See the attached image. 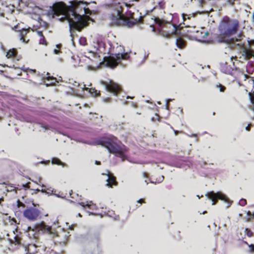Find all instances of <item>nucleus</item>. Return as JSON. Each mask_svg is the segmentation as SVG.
<instances>
[{
  "label": "nucleus",
  "mask_w": 254,
  "mask_h": 254,
  "mask_svg": "<svg viewBox=\"0 0 254 254\" xmlns=\"http://www.w3.org/2000/svg\"><path fill=\"white\" fill-rule=\"evenodd\" d=\"M54 15H62L63 16L59 20L63 21L66 20L68 21L69 30L75 29L80 31L83 27L87 24V16L80 15L76 13L72 7H68L63 2L56 3L52 10Z\"/></svg>",
  "instance_id": "f257e3e1"
},
{
  "label": "nucleus",
  "mask_w": 254,
  "mask_h": 254,
  "mask_svg": "<svg viewBox=\"0 0 254 254\" xmlns=\"http://www.w3.org/2000/svg\"><path fill=\"white\" fill-rule=\"evenodd\" d=\"M110 45V51L111 55L108 57L104 58V64L106 66L114 68L122 61L129 58V54L125 52L123 46L118 45L117 43Z\"/></svg>",
  "instance_id": "f03ea898"
},
{
  "label": "nucleus",
  "mask_w": 254,
  "mask_h": 254,
  "mask_svg": "<svg viewBox=\"0 0 254 254\" xmlns=\"http://www.w3.org/2000/svg\"><path fill=\"white\" fill-rule=\"evenodd\" d=\"M105 43L102 39H98L93 42L92 49H87L84 52L85 57L92 62V69L98 68L102 64L99 53L97 51L102 52L105 49Z\"/></svg>",
  "instance_id": "7ed1b4c3"
},
{
  "label": "nucleus",
  "mask_w": 254,
  "mask_h": 254,
  "mask_svg": "<svg viewBox=\"0 0 254 254\" xmlns=\"http://www.w3.org/2000/svg\"><path fill=\"white\" fill-rule=\"evenodd\" d=\"M99 144L106 148L110 153L120 157L122 160H124L127 157L126 147L121 144H119V141L115 137L102 141L99 143Z\"/></svg>",
  "instance_id": "20e7f679"
},
{
  "label": "nucleus",
  "mask_w": 254,
  "mask_h": 254,
  "mask_svg": "<svg viewBox=\"0 0 254 254\" xmlns=\"http://www.w3.org/2000/svg\"><path fill=\"white\" fill-rule=\"evenodd\" d=\"M238 27V21H232L227 18L221 22L218 29L220 35L225 38L234 34L237 32Z\"/></svg>",
  "instance_id": "39448f33"
},
{
  "label": "nucleus",
  "mask_w": 254,
  "mask_h": 254,
  "mask_svg": "<svg viewBox=\"0 0 254 254\" xmlns=\"http://www.w3.org/2000/svg\"><path fill=\"white\" fill-rule=\"evenodd\" d=\"M141 18V17H140L139 19H137L132 17L128 18L127 17L124 16L119 10L117 12V16H114L113 15L111 16V20H112L113 24L116 25L123 24L128 27H130L136 24L139 22Z\"/></svg>",
  "instance_id": "423d86ee"
},
{
  "label": "nucleus",
  "mask_w": 254,
  "mask_h": 254,
  "mask_svg": "<svg viewBox=\"0 0 254 254\" xmlns=\"http://www.w3.org/2000/svg\"><path fill=\"white\" fill-rule=\"evenodd\" d=\"M40 231L49 234H52L51 227L46 225L43 222L38 223L33 227L29 226L27 228L28 236L30 238H37Z\"/></svg>",
  "instance_id": "0eeeda50"
},
{
  "label": "nucleus",
  "mask_w": 254,
  "mask_h": 254,
  "mask_svg": "<svg viewBox=\"0 0 254 254\" xmlns=\"http://www.w3.org/2000/svg\"><path fill=\"white\" fill-rule=\"evenodd\" d=\"M205 196L209 199H211L212 201V205H215L216 204V200L218 199L223 200L225 202H228L229 205L231 204L228 198L222 193L218 192L216 193L213 191L208 192L206 193Z\"/></svg>",
  "instance_id": "6e6552de"
},
{
  "label": "nucleus",
  "mask_w": 254,
  "mask_h": 254,
  "mask_svg": "<svg viewBox=\"0 0 254 254\" xmlns=\"http://www.w3.org/2000/svg\"><path fill=\"white\" fill-rule=\"evenodd\" d=\"M101 83L105 86L106 91L113 93L115 95H117V93L121 90L120 86L112 80H110L109 82L102 81Z\"/></svg>",
  "instance_id": "1a4fd4ad"
},
{
  "label": "nucleus",
  "mask_w": 254,
  "mask_h": 254,
  "mask_svg": "<svg viewBox=\"0 0 254 254\" xmlns=\"http://www.w3.org/2000/svg\"><path fill=\"white\" fill-rule=\"evenodd\" d=\"M40 215V211L34 207H30L23 212L24 216L31 221L36 220Z\"/></svg>",
  "instance_id": "9d476101"
},
{
  "label": "nucleus",
  "mask_w": 254,
  "mask_h": 254,
  "mask_svg": "<svg viewBox=\"0 0 254 254\" xmlns=\"http://www.w3.org/2000/svg\"><path fill=\"white\" fill-rule=\"evenodd\" d=\"M191 32V36L198 41L206 42L205 38L209 35L208 31H204V28H201L200 30H193Z\"/></svg>",
  "instance_id": "9b49d317"
},
{
  "label": "nucleus",
  "mask_w": 254,
  "mask_h": 254,
  "mask_svg": "<svg viewBox=\"0 0 254 254\" xmlns=\"http://www.w3.org/2000/svg\"><path fill=\"white\" fill-rule=\"evenodd\" d=\"M102 175H105L107 176L106 180L107 183L106 186L108 187H112L113 185H116L117 182L115 180V177H114L108 171H107V173H103Z\"/></svg>",
  "instance_id": "f8f14e48"
},
{
  "label": "nucleus",
  "mask_w": 254,
  "mask_h": 254,
  "mask_svg": "<svg viewBox=\"0 0 254 254\" xmlns=\"http://www.w3.org/2000/svg\"><path fill=\"white\" fill-rule=\"evenodd\" d=\"M242 37V35L240 33L238 35V38H232L231 39H223V40H219V41L220 42H225L229 44H232L234 46L235 45H239V43H237V42H238L241 39Z\"/></svg>",
  "instance_id": "ddd939ff"
},
{
  "label": "nucleus",
  "mask_w": 254,
  "mask_h": 254,
  "mask_svg": "<svg viewBox=\"0 0 254 254\" xmlns=\"http://www.w3.org/2000/svg\"><path fill=\"white\" fill-rule=\"evenodd\" d=\"M29 32V29H22L19 31V36H20V40L22 41V42L24 43H27L25 39L24 38V36L27 34Z\"/></svg>",
  "instance_id": "4468645a"
},
{
  "label": "nucleus",
  "mask_w": 254,
  "mask_h": 254,
  "mask_svg": "<svg viewBox=\"0 0 254 254\" xmlns=\"http://www.w3.org/2000/svg\"><path fill=\"white\" fill-rule=\"evenodd\" d=\"M171 27H172V31H171V33H169V32H167L166 33H161V35L164 37V38H168L170 37V36L171 35V34H176V32H177V26L175 25H173L171 26Z\"/></svg>",
  "instance_id": "2eb2a0df"
},
{
  "label": "nucleus",
  "mask_w": 254,
  "mask_h": 254,
  "mask_svg": "<svg viewBox=\"0 0 254 254\" xmlns=\"http://www.w3.org/2000/svg\"><path fill=\"white\" fill-rule=\"evenodd\" d=\"M36 249V246L35 244H29L27 248H26V251H27L30 254L37 252Z\"/></svg>",
  "instance_id": "dca6fc26"
},
{
  "label": "nucleus",
  "mask_w": 254,
  "mask_h": 254,
  "mask_svg": "<svg viewBox=\"0 0 254 254\" xmlns=\"http://www.w3.org/2000/svg\"><path fill=\"white\" fill-rule=\"evenodd\" d=\"M244 53L246 58L250 59L254 56V52L250 49L246 48L244 50Z\"/></svg>",
  "instance_id": "f3484780"
},
{
  "label": "nucleus",
  "mask_w": 254,
  "mask_h": 254,
  "mask_svg": "<svg viewBox=\"0 0 254 254\" xmlns=\"http://www.w3.org/2000/svg\"><path fill=\"white\" fill-rule=\"evenodd\" d=\"M16 55V51L15 49H12L11 50H9L7 53L6 55V57L7 58H12L14 57V56Z\"/></svg>",
  "instance_id": "a211bd4d"
},
{
  "label": "nucleus",
  "mask_w": 254,
  "mask_h": 254,
  "mask_svg": "<svg viewBox=\"0 0 254 254\" xmlns=\"http://www.w3.org/2000/svg\"><path fill=\"white\" fill-rule=\"evenodd\" d=\"M83 90H85L86 91H88L91 93H94V96H97L99 95V92L96 90L95 89H89L88 88L85 87V85L82 88Z\"/></svg>",
  "instance_id": "6ab92c4d"
},
{
  "label": "nucleus",
  "mask_w": 254,
  "mask_h": 254,
  "mask_svg": "<svg viewBox=\"0 0 254 254\" xmlns=\"http://www.w3.org/2000/svg\"><path fill=\"white\" fill-rule=\"evenodd\" d=\"M37 35L40 37L39 40L40 43L43 45L46 44V41L45 40V38L43 35L42 32L41 31H38L37 32Z\"/></svg>",
  "instance_id": "aec40b11"
},
{
  "label": "nucleus",
  "mask_w": 254,
  "mask_h": 254,
  "mask_svg": "<svg viewBox=\"0 0 254 254\" xmlns=\"http://www.w3.org/2000/svg\"><path fill=\"white\" fill-rule=\"evenodd\" d=\"M176 43L179 48H183L185 46V42L181 38L177 39Z\"/></svg>",
  "instance_id": "412c9836"
},
{
  "label": "nucleus",
  "mask_w": 254,
  "mask_h": 254,
  "mask_svg": "<svg viewBox=\"0 0 254 254\" xmlns=\"http://www.w3.org/2000/svg\"><path fill=\"white\" fill-rule=\"evenodd\" d=\"M52 163L53 164H57L58 165H62L63 167L64 166V164L60 160L57 158H54L52 160Z\"/></svg>",
  "instance_id": "4be33fe9"
},
{
  "label": "nucleus",
  "mask_w": 254,
  "mask_h": 254,
  "mask_svg": "<svg viewBox=\"0 0 254 254\" xmlns=\"http://www.w3.org/2000/svg\"><path fill=\"white\" fill-rule=\"evenodd\" d=\"M78 204L81 205L84 209H85L86 206H87L88 208H90V206L93 204L92 201L86 202V204H84V202H79Z\"/></svg>",
  "instance_id": "5701e85b"
},
{
  "label": "nucleus",
  "mask_w": 254,
  "mask_h": 254,
  "mask_svg": "<svg viewBox=\"0 0 254 254\" xmlns=\"http://www.w3.org/2000/svg\"><path fill=\"white\" fill-rule=\"evenodd\" d=\"M249 97L251 101V105L249 106L250 108L254 111V98L253 97V96L251 93H249Z\"/></svg>",
  "instance_id": "b1692460"
},
{
  "label": "nucleus",
  "mask_w": 254,
  "mask_h": 254,
  "mask_svg": "<svg viewBox=\"0 0 254 254\" xmlns=\"http://www.w3.org/2000/svg\"><path fill=\"white\" fill-rule=\"evenodd\" d=\"M46 75H47V77H44V78H46L48 80H49L50 79H51V80L54 81V82H52L51 83V84H55V82H57L56 78L53 77V76H49V73L48 72L47 73Z\"/></svg>",
  "instance_id": "393cba45"
},
{
  "label": "nucleus",
  "mask_w": 254,
  "mask_h": 254,
  "mask_svg": "<svg viewBox=\"0 0 254 254\" xmlns=\"http://www.w3.org/2000/svg\"><path fill=\"white\" fill-rule=\"evenodd\" d=\"M155 22L156 24H158L159 25H161L162 24H164V23H166L164 20H161V19H160L158 18H156L155 19Z\"/></svg>",
  "instance_id": "a878e982"
},
{
  "label": "nucleus",
  "mask_w": 254,
  "mask_h": 254,
  "mask_svg": "<svg viewBox=\"0 0 254 254\" xmlns=\"http://www.w3.org/2000/svg\"><path fill=\"white\" fill-rule=\"evenodd\" d=\"M60 46H61L60 45H59V44L58 45H56V47L57 49H55L53 50V52H54V54L58 55V54H59L61 53V51L60 50Z\"/></svg>",
  "instance_id": "bb28decb"
},
{
  "label": "nucleus",
  "mask_w": 254,
  "mask_h": 254,
  "mask_svg": "<svg viewBox=\"0 0 254 254\" xmlns=\"http://www.w3.org/2000/svg\"><path fill=\"white\" fill-rule=\"evenodd\" d=\"M245 235L249 237H251L253 236V232L248 228H246L245 230Z\"/></svg>",
  "instance_id": "cd10ccee"
},
{
  "label": "nucleus",
  "mask_w": 254,
  "mask_h": 254,
  "mask_svg": "<svg viewBox=\"0 0 254 254\" xmlns=\"http://www.w3.org/2000/svg\"><path fill=\"white\" fill-rule=\"evenodd\" d=\"M164 177L163 176H161L158 180H157L156 182H153V181H150V183H153V184H156V183H161L162 182H163V181L164 180Z\"/></svg>",
  "instance_id": "c85d7f7f"
},
{
  "label": "nucleus",
  "mask_w": 254,
  "mask_h": 254,
  "mask_svg": "<svg viewBox=\"0 0 254 254\" xmlns=\"http://www.w3.org/2000/svg\"><path fill=\"white\" fill-rule=\"evenodd\" d=\"M247 203V201L246 199H241L239 202V205H240L241 206H245Z\"/></svg>",
  "instance_id": "c756f323"
},
{
  "label": "nucleus",
  "mask_w": 254,
  "mask_h": 254,
  "mask_svg": "<svg viewBox=\"0 0 254 254\" xmlns=\"http://www.w3.org/2000/svg\"><path fill=\"white\" fill-rule=\"evenodd\" d=\"M244 243L248 245L249 248H250V252H253L254 251V245H248L247 242H244Z\"/></svg>",
  "instance_id": "7c9ffc66"
},
{
  "label": "nucleus",
  "mask_w": 254,
  "mask_h": 254,
  "mask_svg": "<svg viewBox=\"0 0 254 254\" xmlns=\"http://www.w3.org/2000/svg\"><path fill=\"white\" fill-rule=\"evenodd\" d=\"M247 216H248V218L247 220V221H248V219H251V218H253L254 214H252L250 211H248L247 212Z\"/></svg>",
  "instance_id": "2f4dec72"
},
{
  "label": "nucleus",
  "mask_w": 254,
  "mask_h": 254,
  "mask_svg": "<svg viewBox=\"0 0 254 254\" xmlns=\"http://www.w3.org/2000/svg\"><path fill=\"white\" fill-rule=\"evenodd\" d=\"M216 87L217 88H219V90L220 92H223L224 90L225 87L221 84L217 85Z\"/></svg>",
  "instance_id": "473e14b6"
},
{
  "label": "nucleus",
  "mask_w": 254,
  "mask_h": 254,
  "mask_svg": "<svg viewBox=\"0 0 254 254\" xmlns=\"http://www.w3.org/2000/svg\"><path fill=\"white\" fill-rule=\"evenodd\" d=\"M25 71L27 72H30V73H35L36 72L35 69H32L29 68H26L25 70Z\"/></svg>",
  "instance_id": "72a5a7b5"
},
{
  "label": "nucleus",
  "mask_w": 254,
  "mask_h": 254,
  "mask_svg": "<svg viewBox=\"0 0 254 254\" xmlns=\"http://www.w3.org/2000/svg\"><path fill=\"white\" fill-rule=\"evenodd\" d=\"M29 184H30V183H27L26 184L23 185V187L26 188H29V187H30Z\"/></svg>",
  "instance_id": "f704fd0d"
},
{
  "label": "nucleus",
  "mask_w": 254,
  "mask_h": 254,
  "mask_svg": "<svg viewBox=\"0 0 254 254\" xmlns=\"http://www.w3.org/2000/svg\"><path fill=\"white\" fill-rule=\"evenodd\" d=\"M110 99L109 98H105L103 99V101L105 102H109Z\"/></svg>",
  "instance_id": "c9c22d12"
},
{
  "label": "nucleus",
  "mask_w": 254,
  "mask_h": 254,
  "mask_svg": "<svg viewBox=\"0 0 254 254\" xmlns=\"http://www.w3.org/2000/svg\"><path fill=\"white\" fill-rule=\"evenodd\" d=\"M32 181L37 184H39L40 183V178L38 179L37 181H34L32 180Z\"/></svg>",
  "instance_id": "e433bc0d"
},
{
  "label": "nucleus",
  "mask_w": 254,
  "mask_h": 254,
  "mask_svg": "<svg viewBox=\"0 0 254 254\" xmlns=\"http://www.w3.org/2000/svg\"><path fill=\"white\" fill-rule=\"evenodd\" d=\"M14 242H15L16 243H19V239L16 237H14Z\"/></svg>",
  "instance_id": "4c0bfd02"
},
{
  "label": "nucleus",
  "mask_w": 254,
  "mask_h": 254,
  "mask_svg": "<svg viewBox=\"0 0 254 254\" xmlns=\"http://www.w3.org/2000/svg\"><path fill=\"white\" fill-rule=\"evenodd\" d=\"M53 190H51V191H47L46 194H47L48 195H53Z\"/></svg>",
  "instance_id": "58836bf2"
},
{
  "label": "nucleus",
  "mask_w": 254,
  "mask_h": 254,
  "mask_svg": "<svg viewBox=\"0 0 254 254\" xmlns=\"http://www.w3.org/2000/svg\"><path fill=\"white\" fill-rule=\"evenodd\" d=\"M171 99H169V100L167 101V102H166V109H168V102H169V101H171Z\"/></svg>",
  "instance_id": "ea45409f"
},
{
  "label": "nucleus",
  "mask_w": 254,
  "mask_h": 254,
  "mask_svg": "<svg viewBox=\"0 0 254 254\" xmlns=\"http://www.w3.org/2000/svg\"><path fill=\"white\" fill-rule=\"evenodd\" d=\"M137 202H138V203H144V201L143 200V199H139V200L137 201Z\"/></svg>",
  "instance_id": "a19ab883"
},
{
  "label": "nucleus",
  "mask_w": 254,
  "mask_h": 254,
  "mask_svg": "<svg viewBox=\"0 0 254 254\" xmlns=\"http://www.w3.org/2000/svg\"><path fill=\"white\" fill-rule=\"evenodd\" d=\"M250 126L251 125H249L247 127H246V129L247 130H249Z\"/></svg>",
  "instance_id": "79ce46f5"
},
{
  "label": "nucleus",
  "mask_w": 254,
  "mask_h": 254,
  "mask_svg": "<svg viewBox=\"0 0 254 254\" xmlns=\"http://www.w3.org/2000/svg\"><path fill=\"white\" fill-rule=\"evenodd\" d=\"M43 193H46L47 192V191L45 189H42L41 190H40Z\"/></svg>",
  "instance_id": "37998d69"
},
{
  "label": "nucleus",
  "mask_w": 254,
  "mask_h": 254,
  "mask_svg": "<svg viewBox=\"0 0 254 254\" xmlns=\"http://www.w3.org/2000/svg\"><path fill=\"white\" fill-rule=\"evenodd\" d=\"M150 27L152 28V31L153 32H155V28L152 25H151Z\"/></svg>",
  "instance_id": "c03bdc74"
},
{
  "label": "nucleus",
  "mask_w": 254,
  "mask_h": 254,
  "mask_svg": "<svg viewBox=\"0 0 254 254\" xmlns=\"http://www.w3.org/2000/svg\"><path fill=\"white\" fill-rule=\"evenodd\" d=\"M95 164L96 165H99V164H100V162L98 161H95Z\"/></svg>",
  "instance_id": "a18cd8bd"
},
{
  "label": "nucleus",
  "mask_w": 254,
  "mask_h": 254,
  "mask_svg": "<svg viewBox=\"0 0 254 254\" xmlns=\"http://www.w3.org/2000/svg\"><path fill=\"white\" fill-rule=\"evenodd\" d=\"M178 110H179V111L180 112V113L181 114H182V113L183 110H182V109H181L180 108H178Z\"/></svg>",
  "instance_id": "49530a36"
},
{
  "label": "nucleus",
  "mask_w": 254,
  "mask_h": 254,
  "mask_svg": "<svg viewBox=\"0 0 254 254\" xmlns=\"http://www.w3.org/2000/svg\"><path fill=\"white\" fill-rule=\"evenodd\" d=\"M17 27H18V25H16L14 26V27L12 28H13V29L15 30L17 28Z\"/></svg>",
  "instance_id": "de8ad7c7"
},
{
  "label": "nucleus",
  "mask_w": 254,
  "mask_h": 254,
  "mask_svg": "<svg viewBox=\"0 0 254 254\" xmlns=\"http://www.w3.org/2000/svg\"><path fill=\"white\" fill-rule=\"evenodd\" d=\"M143 176L146 178L147 177V174L145 173H143Z\"/></svg>",
  "instance_id": "09e8293b"
},
{
  "label": "nucleus",
  "mask_w": 254,
  "mask_h": 254,
  "mask_svg": "<svg viewBox=\"0 0 254 254\" xmlns=\"http://www.w3.org/2000/svg\"><path fill=\"white\" fill-rule=\"evenodd\" d=\"M186 15L184 13L182 14V17L184 19H185Z\"/></svg>",
  "instance_id": "8fccbe9b"
},
{
  "label": "nucleus",
  "mask_w": 254,
  "mask_h": 254,
  "mask_svg": "<svg viewBox=\"0 0 254 254\" xmlns=\"http://www.w3.org/2000/svg\"><path fill=\"white\" fill-rule=\"evenodd\" d=\"M198 1L200 3H202L203 2V0H198Z\"/></svg>",
  "instance_id": "3c124183"
},
{
  "label": "nucleus",
  "mask_w": 254,
  "mask_h": 254,
  "mask_svg": "<svg viewBox=\"0 0 254 254\" xmlns=\"http://www.w3.org/2000/svg\"><path fill=\"white\" fill-rule=\"evenodd\" d=\"M174 132H175V135H177V133H178V131H177V130H175V131H174Z\"/></svg>",
  "instance_id": "603ef678"
},
{
  "label": "nucleus",
  "mask_w": 254,
  "mask_h": 254,
  "mask_svg": "<svg viewBox=\"0 0 254 254\" xmlns=\"http://www.w3.org/2000/svg\"><path fill=\"white\" fill-rule=\"evenodd\" d=\"M144 182L146 184H148V182H147V180L146 179L145 180Z\"/></svg>",
  "instance_id": "864d4df0"
},
{
  "label": "nucleus",
  "mask_w": 254,
  "mask_h": 254,
  "mask_svg": "<svg viewBox=\"0 0 254 254\" xmlns=\"http://www.w3.org/2000/svg\"><path fill=\"white\" fill-rule=\"evenodd\" d=\"M41 187H42V188H45V187H46V186H45L44 185H43V184H42V185H41Z\"/></svg>",
  "instance_id": "5fc2aeb1"
},
{
  "label": "nucleus",
  "mask_w": 254,
  "mask_h": 254,
  "mask_svg": "<svg viewBox=\"0 0 254 254\" xmlns=\"http://www.w3.org/2000/svg\"><path fill=\"white\" fill-rule=\"evenodd\" d=\"M82 41H85V39L84 38L83 39H81V40H80V42H81Z\"/></svg>",
  "instance_id": "6e6d98bb"
},
{
  "label": "nucleus",
  "mask_w": 254,
  "mask_h": 254,
  "mask_svg": "<svg viewBox=\"0 0 254 254\" xmlns=\"http://www.w3.org/2000/svg\"><path fill=\"white\" fill-rule=\"evenodd\" d=\"M127 99H129V98H132L131 97H130V96H127Z\"/></svg>",
  "instance_id": "4d7b16f0"
},
{
  "label": "nucleus",
  "mask_w": 254,
  "mask_h": 254,
  "mask_svg": "<svg viewBox=\"0 0 254 254\" xmlns=\"http://www.w3.org/2000/svg\"><path fill=\"white\" fill-rule=\"evenodd\" d=\"M36 191H40V190H39V189H36Z\"/></svg>",
  "instance_id": "13d9d810"
},
{
  "label": "nucleus",
  "mask_w": 254,
  "mask_h": 254,
  "mask_svg": "<svg viewBox=\"0 0 254 254\" xmlns=\"http://www.w3.org/2000/svg\"><path fill=\"white\" fill-rule=\"evenodd\" d=\"M78 215L79 217H80V216H81V214H80V213H78Z\"/></svg>",
  "instance_id": "bf43d9fd"
},
{
  "label": "nucleus",
  "mask_w": 254,
  "mask_h": 254,
  "mask_svg": "<svg viewBox=\"0 0 254 254\" xmlns=\"http://www.w3.org/2000/svg\"><path fill=\"white\" fill-rule=\"evenodd\" d=\"M206 212V211H204V212H203L202 214H204V213H205Z\"/></svg>",
  "instance_id": "052dcab7"
},
{
  "label": "nucleus",
  "mask_w": 254,
  "mask_h": 254,
  "mask_svg": "<svg viewBox=\"0 0 254 254\" xmlns=\"http://www.w3.org/2000/svg\"><path fill=\"white\" fill-rule=\"evenodd\" d=\"M91 214H92V213L89 212V215H91Z\"/></svg>",
  "instance_id": "680f3d73"
},
{
  "label": "nucleus",
  "mask_w": 254,
  "mask_h": 254,
  "mask_svg": "<svg viewBox=\"0 0 254 254\" xmlns=\"http://www.w3.org/2000/svg\"><path fill=\"white\" fill-rule=\"evenodd\" d=\"M58 197H60V196L59 195H57V194H55Z\"/></svg>",
  "instance_id": "e2e57ef3"
},
{
  "label": "nucleus",
  "mask_w": 254,
  "mask_h": 254,
  "mask_svg": "<svg viewBox=\"0 0 254 254\" xmlns=\"http://www.w3.org/2000/svg\"><path fill=\"white\" fill-rule=\"evenodd\" d=\"M71 227H72V226H71L70 227V229H72V228H71Z\"/></svg>",
  "instance_id": "0e129e2a"
},
{
  "label": "nucleus",
  "mask_w": 254,
  "mask_h": 254,
  "mask_svg": "<svg viewBox=\"0 0 254 254\" xmlns=\"http://www.w3.org/2000/svg\"><path fill=\"white\" fill-rule=\"evenodd\" d=\"M197 196L198 197V198H200V197L199 195H197Z\"/></svg>",
  "instance_id": "69168bd1"
}]
</instances>
